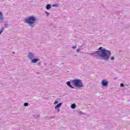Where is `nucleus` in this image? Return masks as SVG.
<instances>
[{
  "label": "nucleus",
  "instance_id": "1",
  "mask_svg": "<svg viewBox=\"0 0 130 130\" xmlns=\"http://www.w3.org/2000/svg\"><path fill=\"white\" fill-rule=\"evenodd\" d=\"M88 54L91 55V56H93V57H96V58L100 57L101 59L108 61L111 55V51L104 49L102 47H100L98 51L92 53H89Z\"/></svg>",
  "mask_w": 130,
  "mask_h": 130
},
{
  "label": "nucleus",
  "instance_id": "2",
  "mask_svg": "<svg viewBox=\"0 0 130 130\" xmlns=\"http://www.w3.org/2000/svg\"><path fill=\"white\" fill-rule=\"evenodd\" d=\"M67 85L68 86V87H70L72 89H75V87L79 88H83V87H84L82 80L78 79L71 80L70 81H68L67 82ZM72 85H74V87Z\"/></svg>",
  "mask_w": 130,
  "mask_h": 130
},
{
  "label": "nucleus",
  "instance_id": "3",
  "mask_svg": "<svg viewBox=\"0 0 130 130\" xmlns=\"http://www.w3.org/2000/svg\"><path fill=\"white\" fill-rule=\"evenodd\" d=\"M37 19L35 16H30L25 18V23L28 24L29 26H30L31 28L34 27V24H36Z\"/></svg>",
  "mask_w": 130,
  "mask_h": 130
},
{
  "label": "nucleus",
  "instance_id": "4",
  "mask_svg": "<svg viewBox=\"0 0 130 130\" xmlns=\"http://www.w3.org/2000/svg\"><path fill=\"white\" fill-rule=\"evenodd\" d=\"M102 85L103 87H108V81L103 80L102 81Z\"/></svg>",
  "mask_w": 130,
  "mask_h": 130
},
{
  "label": "nucleus",
  "instance_id": "5",
  "mask_svg": "<svg viewBox=\"0 0 130 130\" xmlns=\"http://www.w3.org/2000/svg\"><path fill=\"white\" fill-rule=\"evenodd\" d=\"M39 61V58H34L31 60V63H36Z\"/></svg>",
  "mask_w": 130,
  "mask_h": 130
},
{
  "label": "nucleus",
  "instance_id": "6",
  "mask_svg": "<svg viewBox=\"0 0 130 130\" xmlns=\"http://www.w3.org/2000/svg\"><path fill=\"white\" fill-rule=\"evenodd\" d=\"M61 105H62V103H60L56 105V106L55 107V110H56V109H59V108H60V107H61Z\"/></svg>",
  "mask_w": 130,
  "mask_h": 130
},
{
  "label": "nucleus",
  "instance_id": "7",
  "mask_svg": "<svg viewBox=\"0 0 130 130\" xmlns=\"http://www.w3.org/2000/svg\"><path fill=\"white\" fill-rule=\"evenodd\" d=\"M28 57L30 59H32V58H34V54L32 52H29L28 53Z\"/></svg>",
  "mask_w": 130,
  "mask_h": 130
},
{
  "label": "nucleus",
  "instance_id": "8",
  "mask_svg": "<svg viewBox=\"0 0 130 130\" xmlns=\"http://www.w3.org/2000/svg\"><path fill=\"white\" fill-rule=\"evenodd\" d=\"M4 19H5V18L4 17V15H3V12H0V20L1 21H4Z\"/></svg>",
  "mask_w": 130,
  "mask_h": 130
},
{
  "label": "nucleus",
  "instance_id": "9",
  "mask_svg": "<svg viewBox=\"0 0 130 130\" xmlns=\"http://www.w3.org/2000/svg\"><path fill=\"white\" fill-rule=\"evenodd\" d=\"M71 108H72V109H76L77 108V105L76 104H71Z\"/></svg>",
  "mask_w": 130,
  "mask_h": 130
},
{
  "label": "nucleus",
  "instance_id": "10",
  "mask_svg": "<svg viewBox=\"0 0 130 130\" xmlns=\"http://www.w3.org/2000/svg\"><path fill=\"white\" fill-rule=\"evenodd\" d=\"M46 10H50L51 9V5L50 4H48L46 6Z\"/></svg>",
  "mask_w": 130,
  "mask_h": 130
},
{
  "label": "nucleus",
  "instance_id": "11",
  "mask_svg": "<svg viewBox=\"0 0 130 130\" xmlns=\"http://www.w3.org/2000/svg\"><path fill=\"white\" fill-rule=\"evenodd\" d=\"M5 30V27H2V29L0 30V34H2L3 32H4V30Z\"/></svg>",
  "mask_w": 130,
  "mask_h": 130
},
{
  "label": "nucleus",
  "instance_id": "12",
  "mask_svg": "<svg viewBox=\"0 0 130 130\" xmlns=\"http://www.w3.org/2000/svg\"><path fill=\"white\" fill-rule=\"evenodd\" d=\"M29 106V103H24V104H23V106L24 107H27V106Z\"/></svg>",
  "mask_w": 130,
  "mask_h": 130
},
{
  "label": "nucleus",
  "instance_id": "13",
  "mask_svg": "<svg viewBox=\"0 0 130 130\" xmlns=\"http://www.w3.org/2000/svg\"><path fill=\"white\" fill-rule=\"evenodd\" d=\"M52 7H58V4H54L53 5H52Z\"/></svg>",
  "mask_w": 130,
  "mask_h": 130
},
{
  "label": "nucleus",
  "instance_id": "14",
  "mask_svg": "<svg viewBox=\"0 0 130 130\" xmlns=\"http://www.w3.org/2000/svg\"><path fill=\"white\" fill-rule=\"evenodd\" d=\"M45 13L46 14L47 16H49V13H48L47 11H45Z\"/></svg>",
  "mask_w": 130,
  "mask_h": 130
},
{
  "label": "nucleus",
  "instance_id": "15",
  "mask_svg": "<svg viewBox=\"0 0 130 130\" xmlns=\"http://www.w3.org/2000/svg\"><path fill=\"white\" fill-rule=\"evenodd\" d=\"M79 114H81V115H85V113L82 112H80Z\"/></svg>",
  "mask_w": 130,
  "mask_h": 130
},
{
  "label": "nucleus",
  "instance_id": "16",
  "mask_svg": "<svg viewBox=\"0 0 130 130\" xmlns=\"http://www.w3.org/2000/svg\"><path fill=\"white\" fill-rule=\"evenodd\" d=\"M120 87H124V84H123V83H121L120 85Z\"/></svg>",
  "mask_w": 130,
  "mask_h": 130
},
{
  "label": "nucleus",
  "instance_id": "17",
  "mask_svg": "<svg viewBox=\"0 0 130 130\" xmlns=\"http://www.w3.org/2000/svg\"><path fill=\"white\" fill-rule=\"evenodd\" d=\"M114 59H115L114 56H112L111 57V60H114Z\"/></svg>",
  "mask_w": 130,
  "mask_h": 130
},
{
  "label": "nucleus",
  "instance_id": "18",
  "mask_svg": "<svg viewBox=\"0 0 130 130\" xmlns=\"http://www.w3.org/2000/svg\"><path fill=\"white\" fill-rule=\"evenodd\" d=\"M58 103V101H55L54 102V104H55V105H56V104H57Z\"/></svg>",
  "mask_w": 130,
  "mask_h": 130
},
{
  "label": "nucleus",
  "instance_id": "19",
  "mask_svg": "<svg viewBox=\"0 0 130 130\" xmlns=\"http://www.w3.org/2000/svg\"><path fill=\"white\" fill-rule=\"evenodd\" d=\"M73 49H76L77 48V46H74L72 47Z\"/></svg>",
  "mask_w": 130,
  "mask_h": 130
},
{
  "label": "nucleus",
  "instance_id": "20",
  "mask_svg": "<svg viewBox=\"0 0 130 130\" xmlns=\"http://www.w3.org/2000/svg\"><path fill=\"white\" fill-rule=\"evenodd\" d=\"M35 117H36L37 118H38V117H40V115H35Z\"/></svg>",
  "mask_w": 130,
  "mask_h": 130
},
{
  "label": "nucleus",
  "instance_id": "21",
  "mask_svg": "<svg viewBox=\"0 0 130 130\" xmlns=\"http://www.w3.org/2000/svg\"><path fill=\"white\" fill-rule=\"evenodd\" d=\"M5 27H8V23H6L5 24Z\"/></svg>",
  "mask_w": 130,
  "mask_h": 130
},
{
  "label": "nucleus",
  "instance_id": "22",
  "mask_svg": "<svg viewBox=\"0 0 130 130\" xmlns=\"http://www.w3.org/2000/svg\"><path fill=\"white\" fill-rule=\"evenodd\" d=\"M56 110H57V112H59V111H60L59 109H56Z\"/></svg>",
  "mask_w": 130,
  "mask_h": 130
},
{
  "label": "nucleus",
  "instance_id": "23",
  "mask_svg": "<svg viewBox=\"0 0 130 130\" xmlns=\"http://www.w3.org/2000/svg\"><path fill=\"white\" fill-rule=\"evenodd\" d=\"M77 52H79V51H80V49H78L77 50H76Z\"/></svg>",
  "mask_w": 130,
  "mask_h": 130
},
{
  "label": "nucleus",
  "instance_id": "24",
  "mask_svg": "<svg viewBox=\"0 0 130 130\" xmlns=\"http://www.w3.org/2000/svg\"><path fill=\"white\" fill-rule=\"evenodd\" d=\"M40 64H41V62L38 63V66H40Z\"/></svg>",
  "mask_w": 130,
  "mask_h": 130
},
{
  "label": "nucleus",
  "instance_id": "25",
  "mask_svg": "<svg viewBox=\"0 0 130 130\" xmlns=\"http://www.w3.org/2000/svg\"><path fill=\"white\" fill-rule=\"evenodd\" d=\"M13 53H15V52H13Z\"/></svg>",
  "mask_w": 130,
  "mask_h": 130
},
{
  "label": "nucleus",
  "instance_id": "26",
  "mask_svg": "<svg viewBox=\"0 0 130 130\" xmlns=\"http://www.w3.org/2000/svg\"><path fill=\"white\" fill-rule=\"evenodd\" d=\"M1 34H0V35H1Z\"/></svg>",
  "mask_w": 130,
  "mask_h": 130
}]
</instances>
